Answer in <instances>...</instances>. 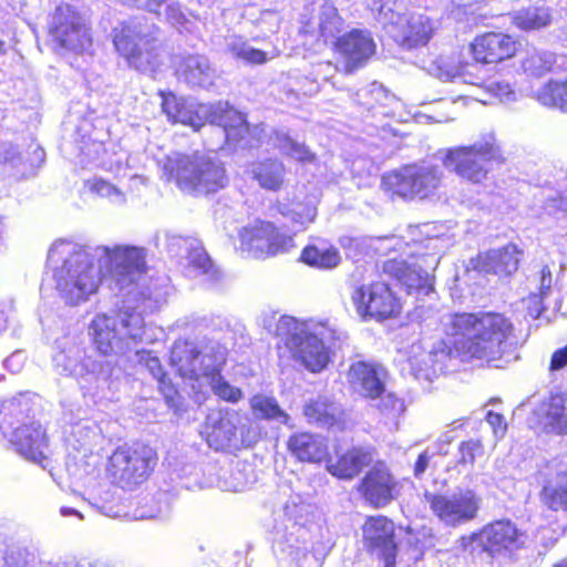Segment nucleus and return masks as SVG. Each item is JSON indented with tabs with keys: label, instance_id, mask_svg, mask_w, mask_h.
Here are the masks:
<instances>
[{
	"label": "nucleus",
	"instance_id": "6ab92c4d",
	"mask_svg": "<svg viewBox=\"0 0 567 567\" xmlns=\"http://www.w3.org/2000/svg\"><path fill=\"white\" fill-rule=\"evenodd\" d=\"M16 451L25 460L47 467L49 460L48 439L42 426L33 421L17 426L7 435Z\"/></svg>",
	"mask_w": 567,
	"mask_h": 567
},
{
	"label": "nucleus",
	"instance_id": "f257e3e1",
	"mask_svg": "<svg viewBox=\"0 0 567 567\" xmlns=\"http://www.w3.org/2000/svg\"><path fill=\"white\" fill-rule=\"evenodd\" d=\"M443 326L447 334L461 337L455 349L464 360L477 359L504 369L519 358L514 324L503 313H452L445 317Z\"/></svg>",
	"mask_w": 567,
	"mask_h": 567
},
{
	"label": "nucleus",
	"instance_id": "7c9ffc66",
	"mask_svg": "<svg viewBox=\"0 0 567 567\" xmlns=\"http://www.w3.org/2000/svg\"><path fill=\"white\" fill-rule=\"evenodd\" d=\"M184 270L190 278H202L203 281L214 284L219 280L220 271L214 265L198 239L189 241L185 256Z\"/></svg>",
	"mask_w": 567,
	"mask_h": 567
},
{
	"label": "nucleus",
	"instance_id": "f03ea898",
	"mask_svg": "<svg viewBox=\"0 0 567 567\" xmlns=\"http://www.w3.org/2000/svg\"><path fill=\"white\" fill-rule=\"evenodd\" d=\"M48 258L54 262L63 258L61 267L54 271L55 289L69 305H79L97 291L104 269L101 258H107L104 248L79 246L72 243H54Z\"/></svg>",
	"mask_w": 567,
	"mask_h": 567
},
{
	"label": "nucleus",
	"instance_id": "37998d69",
	"mask_svg": "<svg viewBox=\"0 0 567 567\" xmlns=\"http://www.w3.org/2000/svg\"><path fill=\"white\" fill-rule=\"evenodd\" d=\"M254 177L262 188L279 189L285 178V166L277 159H267L257 163L252 168Z\"/></svg>",
	"mask_w": 567,
	"mask_h": 567
},
{
	"label": "nucleus",
	"instance_id": "0eeeda50",
	"mask_svg": "<svg viewBox=\"0 0 567 567\" xmlns=\"http://www.w3.org/2000/svg\"><path fill=\"white\" fill-rule=\"evenodd\" d=\"M164 171L181 190L193 195L216 193L228 183L221 162L203 153L173 154L167 157Z\"/></svg>",
	"mask_w": 567,
	"mask_h": 567
},
{
	"label": "nucleus",
	"instance_id": "a878e982",
	"mask_svg": "<svg viewBox=\"0 0 567 567\" xmlns=\"http://www.w3.org/2000/svg\"><path fill=\"white\" fill-rule=\"evenodd\" d=\"M237 421L238 415L233 411L210 412L203 430L207 444L216 451L230 446L237 437Z\"/></svg>",
	"mask_w": 567,
	"mask_h": 567
},
{
	"label": "nucleus",
	"instance_id": "79ce46f5",
	"mask_svg": "<svg viewBox=\"0 0 567 567\" xmlns=\"http://www.w3.org/2000/svg\"><path fill=\"white\" fill-rule=\"evenodd\" d=\"M270 142L282 155L300 163H311L315 154L302 143L292 140L284 131H274Z\"/></svg>",
	"mask_w": 567,
	"mask_h": 567
},
{
	"label": "nucleus",
	"instance_id": "20e7f679",
	"mask_svg": "<svg viewBox=\"0 0 567 567\" xmlns=\"http://www.w3.org/2000/svg\"><path fill=\"white\" fill-rule=\"evenodd\" d=\"M277 334L291 358L312 373L324 370L330 362V347H340L347 333L334 323L318 322L308 324L292 317H281L277 323Z\"/></svg>",
	"mask_w": 567,
	"mask_h": 567
},
{
	"label": "nucleus",
	"instance_id": "cd10ccee",
	"mask_svg": "<svg viewBox=\"0 0 567 567\" xmlns=\"http://www.w3.org/2000/svg\"><path fill=\"white\" fill-rule=\"evenodd\" d=\"M55 360L58 364L63 361V370L79 379L83 388H89L101 380L106 381L111 374L106 362L95 360L92 357H83L78 361L75 358L60 354Z\"/></svg>",
	"mask_w": 567,
	"mask_h": 567
},
{
	"label": "nucleus",
	"instance_id": "49530a36",
	"mask_svg": "<svg viewBox=\"0 0 567 567\" xmlns=\"http://www.w3.org/2000/svg\"><path fill=\"white\" fill-rule=\"evenodd\" d=\"M337 409L329 403L327 399L318 398L311 400L305 405L303 413L308 421L322 426H330L336 420Z\"/></svg>",
	"mask_w": 567,
	"mask_h": 567
},
{
	"label": "nucleus",
	"instance_id": "58836bf2",
	"mask_svg": "<svg viewBox=\"0 0 567 567\" xmlns=\"http://www.w3.org/2000/svg\"><path fill=\"white\" fill-rule=\"evenodd\" d=\"M405 22L403 29V44L405 47L411 49L429 42L433 32V24L426 16L413 13Z\"/></svg>",
	"mask_w": 567,
	"mask_h": 567
},
{
	"label": "nucleus",
	"instance_id": "393cba45",
	"mask_svg": "<svg viewBox=\"0 0 567 567\" xmlns=\"http://www.w3.org/2000/svg\"><path fill=\"white\" fill-rule=\"evenodd\" d=\"M517 51V42L502 32H487L478 35L471 43L475 60L483 63H497L512 58Z\"/></svg>",
	"mask_w": 567,
	"mask_h": 567
},
{
	"label": "nucleus",
	"instance_id": "b1692460",
	"mask_svg": "<svg viewBox=\"0 0 567 567\" xmlns=\"http://www.w3.org/2000/svg\"><path fill=\"white\" fill-rule=\"evenodd\" d=\"M522 537L523 535L511 522L497 520L485 526L480 533L473 534L470 540L477 543L484 551L493 556L503 549L516 547L522 542Z\"/></svg>",
	"mask_w": 567,
	"mask_h": 567
},
{
	"label": "nucleus",
	"instance_id": "4c0bfd02",
	"mask_svg": "<svg viewBox=\"0 0 567 567\" xmlns=\"http://www.w3.org/2000/svg\"><path fill=\"white\" fill-rule=\"evenodd\" d=\"M301 260L311 267L327 270L336 268L341 261V256L336 247L318 241L303 248Z\"/></svg>",
	"mask_w": 567,
	"mask_h": 567
},
{
	"label": "nucleus",
	"instance_id": "09e8293b",
	"mask_svg": "<svg viewBox=\"0 0 567 567\" xmlns=\"http://www.w3.org/2000/svg\"><path fill=\"white\" fill-rule=\"evenodd\" d=\"M194 239L165 230L156 235L155 243L158 248H163L173 256H184L189 248V241Z\"/></svg>",
	"mask_w": 567,
	"mask_h": 567
},
{
	"label": "nucleus",
	"instance_id": "4468645a",
	"mask_svg": "<svg viewBox=\"0 0 567 567\" xmlns=\"http://www.w3.org/2000/svg\"><path fill=\"white\" fill-rule=\"evenodd\" d=\"M424 502L442 525L458 527L477 517L482 497L472 488L457 487L450 494L425 492Z\"/></svg>",
	"mask_w": 567,
	"mask_h": 567
},
{
	"label": "nucleus",
	"instance_id": "2f4dec72",
	"mask_svg": "<svg viewBox=\"0 0 567 567\" xmlns=\"http://www.w3.org/2000/svg\"><path fill=\"white\" fill-rule=\"evenodd\" d=\"M373 461L371 450L363 447H353L339 456L336 461L327 463L328 472L341 480H352L363 467Z\"/></svg>",
	"mask_w": 567,
	"mask_h": 567
},
{
	"label": "nucleus",
	"instance_id": "338daca9",
	"mask_svg": "<svg viewBox=\"0 0 567 567\" xmlns=\"http://www.w3.org/2000/svg\"><path fill=\"white\" fill-rule=\"evenodd\" d=\"M185 100L177 99L174 94H162V110L173 123Z\"/></svg>",
	"mask_w": 567,
	"mask_h": 567
},
{
	"label": "nucleus",
	"instance_id": "8fccbe9b",
	"mask_svg": "<svg viewBox=\"0 0 567 567\" xmlns=\"http://www.w3.org/2000/svg\"><path fill=\"white\" fill-rule=\"evenodd\" d=\"M553 62L554 59L551 53L533 50L527 53L522 65L525 72L535 76H540L546 71L550 70Z\"/></svg>",
	"mask_w": 567,
	"mask_h": 567
},
{
	"label": "nucleus",
	"instance_id": "052dcab7",
	"mask_svg": "<svg viewBox=\"0 0 567 567\" xmlns=\"http://www.w3.org/2000/svg\"><path fill=\"white\" fill-rule=\"evenodd\" d=\"M280 22L281 18L278 12L267 10L261 12L257 25L265 34L276 33L279 30Z\"/></svg>",
	"mask_w": 567,
	"mask_h": 567
},
{
	"label": "nucleus",
	"instance_id": "2eb2a0df",
	"mask_svg": "<svg viewBox=\"0 0 567 567\" xmlns=\"http://www.w3.org/2000/svg\"><path fill=\"white\" fill-rule=\"evenodd\" d=\"M350 298L357 315L364 321H383L395 317L401 310L399 300L381 281L354 286Z\"/></svg>",
	"mask_w": 567,
	"mask_h": 567
},
{
	"label": "nucleus",
	"instance_id": "f8f14e48",
	"mask_svg": "<svg viewBox=\"0 0 567 567\" xmlns=\"http://www.w3.org/2000/svg\"><path fill=\"white\" fill-rule=\"evenodd\" d=\"M312 506L300 495H291L284 506L285 535L278 543L282 560L302 567L309 557L308 529Z\"/></svg>",
	"mask_w": 567,
	"mask_h": 567
},
{
	"label": "nucleus",
	"instance_id": "f704fd0d",
	"mask_svg": "<svg viewBox=\"0 0 567 567\" xmlns=\"http://www.w3.org/2000/svg\"><path fill=\"white\" fill-rule=\"evenodd\" d=\"M343 20L339 16L337 8L331 2H324L320 6L315 21L305 25V32L318 33L320 38L328 43L337 42L338 34L342 31Z\"/></svg>",
	"mask_w": 567,
	"mask_h": 567
},
{
	"label": "nucleus",
	"instance_id": "13d9d810",
	"mask_svg": "<svg viewBox=\"0 0 567 567\" xmlns=\"http://www.w3.org/2000/svg\"><path fill=\"white\" fill-rule=\"evenodd\" d=\"M532 284L535 285L536 292L542 293L543 297H548L551 293L553 287V272L549 266H543L532 278Z\"/></svg>",
	"mask_w": 567,
	"mask_h": 567
},
{
	"label": "nucleus",
	"instance_id": "0e129e2a",
	"mask_svg": "<svg viewBox=\"0 0 567 567\" xmlns=\"http://www.w3.org/2000/svg\"><path fill=\"white\" fill-rule=\"evenodd\" d=\"M164 3H166L165 14L167 21L174 27H183L187 19L181 4L174 0H166Z\"/></svg>",
	"mask_w": 567,
	"mask_h": 567
},
{
	"label": "nucleus",
	"instance_id": "69168bd1",
	"mask_svg": "<svg viewBox=\"0 0 567 567\" xmlns=\"http://www.w3.org/2000/svg\"><path fill=\"white\" fill-rule=\"evenodd\" d=\"M547 297H543L542 293L532 291L529 293V296L526 299H524V302L526 303L527 312L532 318H534V319L539 318L543 315V312L546 310V307L544 305V300Z\"/></svg>",
	"mask_w": 567,
	"mask_h": 567
},
{
	"label": "nucleus",
	"instance_id": "6e6552de",
	"mask_svg": "<svg viewBox=\"0 0 567 567\" xmlns=\"http://www.w3.org/2000/svg\"><path fill=\"white\" fill-rule=\"evenodd\" d=\"M107 251V258H101L100 267L104 275H110L115 285L127 298L125 303L142 300L145 305L151 300L153 292L145 287L146 281V250L143 247L118 245L113 248L97 246Z\"/></svg>",
	"mask_w": 567,
	"mask_h": 567
},
{
	"label": "nucleus",
	"instance_id": "1a4fd4ad",
	"mask_svg": "<svg viewBox=\"0 0 567 567\" xmlns=\"http://www.w3.org/2000/svg\"><path fill=\"white\" fill-rule=\"evenodd\" d=\"M156 32L144 19H132L114 28L113 43L130 68L151 74L162 64Z\"/></svg>",
	"mask_w": 567,
	"mask_h": 567
},
{
	"label": "nucleus",
	"instance_id": "aec40b11",
	"mask_svg": "<svg viewBox=\"0 0 567 567\" xmlns=\"http://www.w3.org/2000/svg\"><path fill=\"white\" fill-rule=\"evenodd\" d=\"M386 370L378 363L355 361L351 363L347 380L359 395L374 400L384 393Z\"/></svg>",
	"mask_w": 567,
	"mask_h": 567
},
{
	"label": "nucleus",
	"instance_id": "c756f323",
	"mask_svg": "<svg viewBox=\"0 0 567 567\" xmlns=\"http://www.w3.org/2000/svg\"><path fill=\"white\" fill-rule=\"evenodd\" d=\"M536 415L544 432L567 435V395H551L538 406Z\"/></svg>",
	"mask_w": 567,
	"mask_h": 567
},
{
	"label": "nucleus",
	"instance_id": "f3484780",
	"mask_svg": "<svg viewBox=\"0 0 567 567\" xmlns=\"http://www.w3.org/2000/svg\"><path fill=\"white\" fill-rule=\"evenodd\" d=\"M155 465L151 449H117L109 460V473L123 488H132L143 483Z\"/></svg>",
	"mask_w": 567,
	"mask_h": 567
},
{
	"label": "nucleus",
	"instance_id": "5fc2aeb1",
	"mask_svg": "<svg viewBox=\"0 0 567 567\" xmlns=\"http://www.w3.org/2000/svg\"><path fill=\"white\" fill-rule=\"evenodd\" d=\"M114 494L110 486H104L99 489H92L89 492V503L106 516L112 515V508L107 505L113 501Z\"/></svg>",
	"mask_w": 567,
	"mask_h": 567
},
{
	"label": "nucleus",
	"instance_id": "dca6fc26",
	"mask_svg": "<svg viewBox=\"0 0 567 567\" xmlns=\"http://www.w3.org/2000/svg\"><path fill=\"white\" fill-rule=\"evenodd\" d=\"M291 247L292 236L279 231L270 221L255 220L239 231V249L254 258L285 252Z\"/></svg>",
	"mask_w": 567,
	"mask_h": 567
},
{
	"label": "nucleus",
	"instance_id": "4d7b16f0",
	"mask_svg": "<svg viewBox=\"0 0 567 567\" xmlns=\"http://www.w3.org/2000/svg\"><path fill=\"white\" fill-rule=\"evenodd\" d=\"M486 92L503 103H512L516 101L517 94L511 84L505 81H492L486 85Z\"/></svg>",
	"mask_w": 567,
	"mask_h": 567
},
{
	"label": "nucleus",
	"instance_id": "c9c22d12",
	"mask_svg": "<svg viewBox=\"0 0 567 567\" xmlns=\"http://www.w3.org/2000/svg\"><path fill=\"white\" fill-rule=\"evenodd\" d=\"M31 411V401L27 394L4 400L0 408V431L9 435L17 426L28 423Z\"/></svg>",
	"mask_w": 567,
	"mask_h": 567
},
{
	"label": "nucleus",
	"instance_id": "a19ab883",
	"mask_svg": "<svg viewBox=\"0 0 567 567\" xmlns=\"http://www.w3.org/2000/svg\"><path fill=\"white\" fill-rule=\"evenodd\" d=\"M540 501L551 511L567 512V470L544 485Z\"/></svg>",
	"mask_w": 567,
	"mask_h": 567
},
{
	"label": "nucleus",
	"instance_id": "9b49d317",
	"mask_svg": "<svg viewBox=\"0 0 567 567\" xmlns=\"http://www.w3.org/2000/svg\"><path fill=\"white\" fill-rule=\"evenodd\" d=\"M437 154L446 169L471 184H482L491 172L489 164L503 161L494 135L472 145L441 150Z\"/></svg>",
	"mask_w": 567,
	"mask_h": 567
},
{
	"label": "nucleus",
	"instance_id": "ddd939ff",
	"mask_svg": "<svg viewBox=\"0 0 567 567\" xmlns=\"http://www.w3.org/2000/svg\"><path fill=\"white\" fill-rule=\"evenodd\" d=\"M443 171L437 165L414 164L394 171L382 178L383 185L393 194L405 198H429L440 188Z\"/></svg>",
	"mask_w": 567,
	"mask_h": 567
},
{
	"label": "nucleus",
	"instance_id": "bf43d9fd",
	"mask_svg": "<svg viewBox=\"0 0 567 567\" xmlns=\"http://www.w3.org/2000/svg\"><path fill=\"white\" fill-rule=\"evenodd\" d=\"M290 215L293 225L297 228H303L306 225L315 220L317 212L313 206L297 204L292 208Z\"/></svg>",
	"mask_w": 567,
	"mask_h": 567
},
{
	"label": "nucleus",
	"instance_id": "de8ad7c7",
	"mask_svg": "<svg viewBox=\"0 0 567 567\" xmlns=\"http://www.w3.org/2000/svg\"><path fill=\"white\" fill-rule=\"evenodd\" d=\"M485 63L475 60L474 62L460 63L458 79L457 82L474 86H484L488 84L486 82L487 69L484 66Z\"/></svg>",
	"mask_w": 567,
	"mask_h": 567
},
{
	"label": "nucleus",
	"instance_id": "603ef678",
	"mask_svg": "<svg viewBox=\"0 0 567 567\" xmlns=\"http://www.w3.org/2000/svg\"><path fill=\"white\" fill-rule=\"evenodd\" d=\"M378 399V409L384 416L395 420L404 411V402L396 394L392 392H384Z\"/></svg>",
	"mask_w": 567,
	"mask_h": 567
},
{
	"label": "nucleus",
	"instance_id": "412c9836",
	"mask_svg": "<svg viewBox=\"0 0 567 567\" xmlns=\"http://www.w3.org/2000/svg\"><path fill=\"white\" fill-rule=\"evenodd\" d=\"M363 538L368 548L384 559V567H394L396 544L394 542V524L384 516L367 519L363 526Z\"/></svg>",
	"mask_w": 567,
	"mask_h": 567
},
{
	"label": "nucleus",
	"instance_id": "72a5a7b5",
	"mask_svg": "<svg viewBox=\"0 0 567 567\" xmlns=\"http://www.w3.org/2000/svg\"><path fill=\"white\" fill-rule=\"evenodd\" d=\"M288 450L298 460L311 463L323 461L328 454V446L323 437L308 432L290 436Z\"/></svg>",
	"mask_w": 567,
	"mask_h": 567
},
{
	"label": "nucleus",
	"instance_id": "3c124183",
	"mask_svg": "<svg viewBox=\"0 0 567 567\" xmlns=\"http://www.w3.org/2000/svg\"><path fill=\"white\" fill-rule=\"evenodd\" d=\"M89 188L100 197L107 198L114 205H123L126 200L123 192L104 179L89 182Z\"/></svg>",
	"mask_w": 567,
	"mask_h": 567
},
{
	"label": "nucleus",
	"instance_id": "473e14b6",
	"mask_svg": "<svg viewBox=\"0 0 567 567\" xmlns=\"http://www.w3.org/2000/svg\"><path fill=\"white\" fill-rule=\"evenodd\" d=\"M226 52L234 59L240 60L246 64H264L280 54V50L271 47L268 50L254 48L247 39L241 35L231 34L225 39Z\"/></svg>",
	"mask_w": 567,
	"mask_h": 567
},
{
	"label": "nucleus",
	"instance_id": "39448f33",
	"mask_svg": "<svg viewBox=\"0 0 567 567\" xmlns=\"http://www.w3.org/2000/svg\"><path fill=\"white\" fill-rule=\"evenodd\" d=\"M146 305L136 307L125 305L114 315H97L90 323V334L97 351L103 355H122L148 342L142 310Z\"/></svg>",
	"mask_w": 567,
	"mask_h": 567
},
{
	"label": "nucleus",
	"instance_id": "9d476101",
	"mask_svg": "<svg viewBox=\"0 0 567 567\" xmlns=\"http://www.w3.org/2000/svg\"><path fill=\"white\" fill-rule=\"evenodd\" d=\"M174 123L188 125L195 131L210 123L216 126V133L229 144L244 142L250 132L244 115L223 102L203 104L185 100Z\"/></svg>",
	"mask_w": 567,
	"mask_h": 567
},
{
	"label": "nucleus",
	"instance_id": "e2e57ef3",
	"mask_svg": "<svg viewBox=\"0 0 567 567\" xmlns=\"http://www.w3.org/2000/svg\"><path fill=\"white\" fill-rule=\"evenodd\" d=\"M396 8L398 4L395 1L388 0L383 7H380V11L375 16L377 20L383 25L400 23L402 18L396 12Z\"/></svg>",
	"mask_w": 567,
	"mask_h": 567
},
{
	"label": "nucleus",
	"instance_id": "864d4df0",
	"mask_svg": "<svg viewBox=\"0 0 567 567\" xmlns=\"http://www.w3.org/2000/svg\"><path fill=\"white\" fill-rule=\"evenodd\" d=\"M458 71H460V64L452 63L446 58H439L436 59L433 64L431 65L430 72L443 80V81H452L457 82L458 79Z\"/></svg>",
	"mask_w": 567,
	"mask_h": 567
},
{
	"label": "nucleus",
	"instance_id": "680f3d73",
	"mask_svg": "<svg viewBox=\"0 0 567 567\" xmlns=\"http://www.w3.org/2000/svg\"><path fill=\"white\" fill-rule=\"evenodd\" d=\"M368 95L371 94L372 97L377 102H382V105L384 110L381 112L382 114H390L391 113V105L395 102L394 96L390 95L382 85H379L377 83H373L369 90L363 91L361 95Z\"/></svg>",
	"mask_w": 567,
	"mask_h": 567
},
{
	"label": "nucleus",
	"instance_id": "6e6d98bb",
	"mask_svg": "<svg viewBox=\"0 0 567 567\" xmlns=\"http://www.w3.org/2000/svg\"><path fill=\"white\" fill-rule=\"evenodd\" d=\"M32 559V554L19 546L8 547L3 557L6 567H29Z\"/></svg>",
	"mask_w": 567,
	"mask_h": 567
},
{
	"label": "nucleus",
	"instance_id": "a211bd4d",
	"mask_svg": "<svg viewBox=\"0 0 567 567\" xmlns=\"http://www.w3.org/2000/svg\"><path fill=\"white\" fill-rule=\"evenodd\" d=\"M50 34L62 49L83 52L91 45L86 25L82 17L71 6H59L50 23Z\"/></svg>",
	"mask_w": 567,
	"mask_h": 567
},
{
	"label": "nucleus",
	"instance_id": "7ed1b4c3",
	"mask_svg": "<svg viewBox=\"0 0 567 567\" xmlns=\"http://www.w3.org/2000/svg\"><path fill=\"white\" fill-rule=\"evenodd\" d=\"M226 360L227 349L216 340L175 341L169 357L171 365L182 378L203 382L221 400L236 403L243 392L220 375Z\"/></svg>",
	"mask_w": 567,
	"mask_h": 567
},
{
	"label": "nucleus",
	"instance_id": "5701e85b",
	"mask_svg": "<svg viewBox=\"0 0 567 567\" xmlns=\"http://www.w3.org/2000/svg\"><path fill=\"white\" fill-rule=\"evenodd\" d=\"M359 491L371 505L382 507L395 497L396 481L386 466L378 464L362 478Z\"/></svg>",
	"mask_w": 567,
	"mask_h": 567
},
{
	"label": "nucleus",
	"instance_id": "ea45409f",
	"mask_svg": "<svg viewBox=\"0 0 567 567\" xmlns=\"http://www.w3.org/2000/svg\"><path fill=\"white\" fill-rule=\"evenodd\" d=\"M250 409L255 417L267 421H275L290 427V416L279 406L277 400L265 394H256L250 399Z\"/></svg>",
	"mask_w": 567,
	"mask_h": 567
},
{
	"label": "nucleus",
	"instance_id": "a18cd8bd",
	"mask_svg": "<svg viewBox=\"0 0 567 567\" xmlns=\"http://www.w3.org/2000/svg\"><path fill=\"white\" fill-rule=\"evenodd\" d=\"M536 99L545 106L567 110V81L548 82L537 91Z\"/></svg>",
	"mask_w": 567,
	"mask_h": 567
},
{
	"label": "nucleus",
	"instance_id": "c85d7f7f",
	"mask_svg": "<svg viewBox=\"0 0 567 567\" xmlns=\"http://www.w3.org/2000/svg\"><path fill=\"white\" fill-rule=\"evenodd\" d=\"M179 79L190 86L208 89L218 78L216 69L209 60L202 54H188L177 68Z\"/></svg>",
	"mask_w": 567,
	"mask_h": 567
},
{
	"label": "nucleus",
	"instance_id": "e433bc0d",
	"mask_svg": "<svg viewBox=\"0 0 567 567\" xmlns=\"http://www.w3.org/2000/svg\"><path fill=\"white\" fill-rule=\"evenodd\" d=\"M449 354L444 348L429 352H422L410 358V367L416 379L432 381L446 368L445 361Z\"/></svg>",
	"mask_w": 567,
	"mask_h": 567
},
{
	"label": "nucleus",
	"instance_id": "bb28decb",
	"mask_svg": "<svg viewBox=\"0 0 567 567\" xmlns=\"http://www.w3.org/2000/svg\"><path fill=\"white\" fill-rule=\"evenodd\" d=\"M338 51L346 59V72L350 73L361 66L374 53L375 44L368 32L353 30L336 43Z\"/></svg>",
	"mask_w": 567,
	"mask_h": 567
},
{
	"label": "nucleus",
	"instance_id": "774afa93",
	"mask_svg": "<svg viewBox=\"0 0 567 567\" xmlns=\"http://www.w3.org/2000/svg\"><path fill=\"white\" fill-rule=\"evenodd\" d=\"M134 351L136 352V354L142 355V359L146 360L145 364H146L147 369L150 370V372L152 373V375L155 379H157L159 383L165 385V381H164L165 374L163 372L159 360L155 357H152L150 352L140 351L137 349H135Z\"/></svg>",
	"mask_w": 567,
	"mask_h": 567
},
{
	"label": "nucleus",
	"instance_id": "c03bdc74",
	"mask_svg": "<svg viewBox=\"0 0 567 567\" xmlns=\"http://www.w3.org/2000/svg\"><path fill=\"white\" fill-rule=\"evenodd\" d=\"M513 23L520 30H538L550 23V14L546 8H527L513 14Z\"/></svg>",
	"mask_w": 567,
	"mask_h": 567
},
{
	"label": "nucleus",
	"instance_id": "4be33fe9",
	"mask_svg": "<svg viewBox=\"0 0 567 567\" xmlns=\"http://www.w3.org/2000/svg\"><path fill=\"white\" fill-rule=\"evenodd\" d=\"M523 251L516 245L508 244L502 248L489 249L472 258L473 269L497 276H511L518 270Z\"/></svg>",
	"mask_w": 567,
	"mask_h": 567
},
{
	"label": "nucleus",
	"instance_id": "423d86ee",
	"mask_svg": "<svg viewBox=\"0 0 567 567\" xmlns=\"http://www.w3.org/2000/svg\"><path fill=\"white\" fill-rule=\"evenodd\" d=\"M446 247L441 237H429L422 244H416L409 259H389L383 265L384 274L395 278L409 295L416 298L427 296L433 291L432 272L440 264Z\"/></svg>",
	"mask_w": 567,
	"mask_h": 567
}]
</instances>
